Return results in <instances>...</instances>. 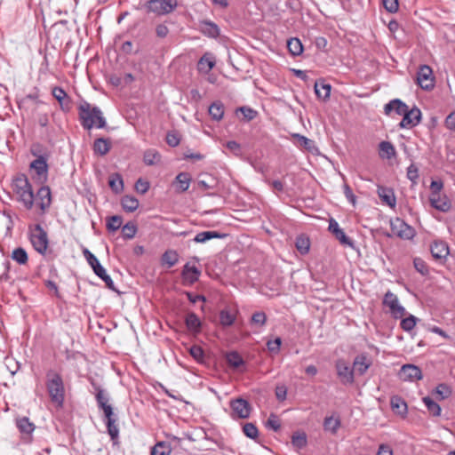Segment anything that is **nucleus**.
<instances>
[{
	"mask_svg": "<svg viewBox=\"0 0 455 455\" xmlns=\"http://www.w3.org/2000/svg\"><path fill=\"white\" fill-rule=\"evenodd\" d=\"M295 246L301 254H307L310 247L309 239L305 235H299L296 238Z\"/></svg>",
	"mask_w": 455,
	"mask_h": 455,
	"instance_id": "nucleus-44",
	"label": "nucleus"
},
{
	"mask_svg": "<svg viewBox=\"0 0 455 455\" xmlns=\"http://www.w3.org/2000/svg\"><path fill=\"white\" fill-rule=\"evenodd\" d=\"M180 139L177 132L171 131L166 134V143L170 147H177L180 144Z\"/></svg>",
	"mask_w": 455,
	"mask_h": 455,
	"instance_id": "nucleus-58",
	"label": "nucleus"
},
{
	"mask_svg": "<svg viewBox=\"0 0 455 455\" xmlns=\"http://www.w3.org/2000/svg\"><path fill=\"white\" fill-rule=\"evenodd\" d=\"M422 401L427 406V411H429L430 414H432L435 417L440 416L442 409L437 403H435L429 396L423 397Z\"/></svg>",
	"mask_w": 455,
	"mask_h": 455,
	"instance_id": "nucleus-41",
	"label": "nucleus"
},
{
	"mask_svg": "<svg viewBox=\"0 0 455 455\" xmlns=\"http://www.w3.org/2000/svg\"><path fill=\"white\" fill-rule=\"evenodd\" d=\"M378 195L383 203L387 204L388 206L394 208L396 204L395 196L394 191L390 188L385 187L378 188Z\"/></svg>",
	"mask_w": 455,
	"mask_h": 455,
	"instance_id": "nucleus-22",
	"label": "nucleus"
},
{
	"mask_svg": "<svg viewBox=\"0 0 455 455\" xmlns=\"http://www.w3.org/2000/svg\"><path fill=\"white\" fill-rule=\"evenodd\" d=\"M179 261V254L175 250H167L164 252L161 258V263L163 266L172 267L176 265Z\"/></svg>",
	"mask_w": 455,
	"mask_h": 455,
	"instance_id": "nucleus-30",
	"label": "nucleus"
},
{
	"mask_svg": "<svg viewBox=\"0 0 455 455\" xmlns=\"http://www.w3.org/2000/svg\"><path fill=\"white\" fill-rule=\"evenodd\" d=\"M209 114L213 120L220 121L224 115V105L220 101H215L209 107Z\"/></svg>",
	"mask_w": 455,
	"mask_h": 455,
	"instance_id": "nucleus-36",
	"label": "nucleus"
},
{
	"mask_svg": "<svg viewBox=\"0 0 455 455\" xmlns=\"http://www.w3.org/2000/svg\"><path fill=\"white\" fill-rule=\"evenodd\" d=\"M172 449L165 442H158L151 450V455H170Z\"/></svg>",
	"mask_w": 455,
	"mask_h": 455,
	"instance_id": "nucleus-48",
	"label": "nucleus"
},
{
	"mask_svg": "<svg viewBox=\"0 0 455 455\" xmlns=\"http://www.w3.org/2000/svg\"><path fill=\"white\" fill-rule=\"evenodd\" d=\"M83 254L84 258L86 259L88 264L91 266V267L93 269L94 274L99 276L102 281H104L106 286L113 291H118L116 288L113 280L111 277L107 274L106 269L101 266L99 259L96 258L94 254H92L87 248H84L83 250Z\"/></svg>",
	"mask_w": 455,
	"mask_h": 455,
	"instance_id": "nucleus-5",
	"label": "nucleus"
},
{
	"mask_svg": "<svg viewBox=\"0 0 455 455\" xmlns=\"http://www.w3.org/2000/svg\"><path fill=\"white\" fill-rule=\"evenodd\" d=\"M444 125L447 129L455 132V111H452L446 116Z\"/></svg>",
	"mask_w": 455,
	"mask_h": 455,
	"instance_id": "nucleus-64",
	"label": "nucleus"
},
{
	"mask_svg": "<svg viewBox=\"0 0 455 455\" xmlns=\"http://www.w3.org/2000/svg\"><path fill=\"white\" fill-rule=\"evenodd\" d=\"M46 387L52 403L61 407L65 399V387L62 377L53 370L46 373Z\"/></svg>",
	"mask_w": 455,
	"mask_h": 455,
	"instance_id": "nucleus-3",
	"label": "nucleus"
},
{
	"mask_svg": "<svg viewBox=\"0 0 455 455\" xmlns=\"http://www.w3.org/2000/svg\"><path fill=\"white\" fill-rule=\"evenodd\" d=\"M14 191L20 197L26 209L30 210L34 205L32 187L25 175H20L13 180Z\"/></svg>",
	"mask_w": 455,
	"mask_h": 455,
	"instance_id": "nucleus-4",
	"label": "nucleus"
},
{
	"mask_svg": "<svg viewBox=\"0 0 455 455\" xmlns=\"http://www.w3.org/2000/svg\"><path fill=\"white\" fill-rule=\"evenodd\" d=\"M38 205L44 213L52 204L51 189L48 186L41 187L37 191Z\"/></svg>",
	"mask_w": 455,
	"mask_h": 455,
	"instance_id": "nucleus-21",
	"label": "nucleus"
},
{
	"mask_svg": "<svg viewBox=\"0 0 455 455\" xmlns=\"http://www.w3.org/2000/svg\"><path fill=\"white\" fill-rule=\"evenodd\" d=\"M429 201L432 207L443 212L449 211L451 205L448 197L444 195L442 196L439 193L430 195Z\"/></svg>",
	"mask_w": 455,
	"mask_h": 455,
	"instance_id": "nucleus-19",
	"label": "nucleus"
},
{
	"mask_svg": "<svg viewBox=\"0 0 455 455\" xmlns=\"http://www.w3.org/2000/svg\"><path fill=\"white\" fill-rule=\"evenodd\" d=\"M12 258L19 264H26L28 262V253L21 247L16 248L12 251Z\"/></svg>",
	"mask_w": 455,
	"mask_h": 455,
	"instance_id": "nucleus-49",
	"label": "nucleus"
},
{
	"mask_svg": "<svg viewBox=\"0 0 455 455\" xmlns=\"http://www.w3.org/2000/svg\"><path fill=\"white\" fill-rule=\"evenodd\" d=\"M384 8L389 12H396L398 11V0H382Z\"/></svg>",
	"mask_w": 455,
	"mask_h": 455,
	"instance_id": "nucleus-61",
	"label": "nucleus"
},
{
	"mask_svg": "<svg viewBox=\"0 0 455 455\" xmlns=\"http://www.w3.org/2000/svg\"><path fill=\"white\" fill-rule=\"evenodd\" d=\"M136 232L137 227L133 222L126 223L122 228L123 236L127 239L133 238L136 235Z\"/></svg>",
	"mask_w": 455,
	"mask_h": 455,
	"instance_id": "nucleus-51",
	"label": "nucleus"
},
{
	"mask_svg": "<svg viewBox=\"0 0 455 455\" xmlns=\"http://www.w3.org/2000/svg\"><path fill=\"white\" fill-rule=\"evenodd\" d=\"M267 315L264 312H256L251 316V322L259 326H263L266 323Z\"/></svg>",
	"mask_w": 455,
	"mask_h": 455,
	"instance_id": "nucleus-62",
	"label": "nucleus"
},
{
	"mask_svg": "<svg viewBox=\"0 0 455 455\" xmlns=\"http://www.w3.org/2000/svg\"><path fill=\"white\" fill-rule=\"evenodd\" d=\"M451 388L445 383L439 384L435 390V394L436 395V398L439 400H443L448 398L451 395Z\"/></svg>",
	"mask_w": 455,
	"mask_h": 455,
	"instance_id": "nucleus-47",
	"label": "nucleus"
},
{
	"mask_svg": "<svg viewBox=\"0 0 455 455\" xmlns=\"http://www.w3.org/2000/svg\"><path fill=\"white\" fill-rule=\"evenodd\" d=\"M215 65L214 58L211 53H204L199 60L197 67L200 72L208 73Z\"/></svg>",
	"mask_w": 455,
	"mask_h": 455,
	"instance_id": "nucleus-26",
	"label": "nucleus"
},
{
	"mask_svg": "<svg viewBox=\"0 0 455 455\" xmlns=\"http://www.w3.org/2000/svg\"><path fill=\"white\" fill-rule=\"evenodd\" d=\"M393 102L395 113L399 116H403L405 111H407L408 106L399 99L393 100Z\"/></svg>",
	"mask_w": 455,
	"mask_h": 455,
	"instance_id": "nucleus-59",
	"label": "nucleus"
},
{
	"mask_svg": "<svg viewBox=\"0 0 455 455\" xmlns=\"http://www.w3.org/2000/svg\"><path fill=\"white\" fill-rule=\"evenodd\" d=\"M335 367L342 384L347 385L354 383V369H351L344 359L337 360Z\"/></svg>",
	"mask_w": 455,
	"mask_h": 455,
	"instance_id": "nucleus-13",
	"label": "nucleus"
},
{
	"mask_svg": "<svg viewBox=\"0 0 455 455\" xmlns=\"http://www.w3.org/2000/svg\"><path fill=\"white\" fill-rule=\"evenodd\" d=\"M383 304L389 307L395 318H401L406 313L405 308L399 304L397 296L389 291L384 296Z\"/></svg>",
	"mask_w": 455,
	"mask_h": 455,
	"instance_id": "nucleus-11",
	"label": "nucleus"
},
{
	"mask_svg": "<svg viewBox=\"0 0 455 455\" xmlns=\"http://www.w3.org/2000/svg\"><path fill=\"white\" fill-rule=\"evenodd\" d=\"M353 365L354 371H357L360 375H363L369 369L371 362L365 355L362 354L355 358Z\"/></svg>",
	"mask_w": 455,
	"mask_h": 455,
	"instance_id": "nucleus-27",
	"label": "nucleus"
},
{
	"mask_svg": "<svg viewBox=\"0 0 455 455\" xmlns=\"http://www.w3.org/2000/svg\"><path fill=\"white\" fill-rule=\"evenodd\" d=\"M190 181L191 176L188 172H180L175 178V183L180 192L187 191L189 188Z\"/></svg>",
	"mask_w": 455,
	"mask_h": 455,
	"instance_id": "nucleus-33",
	"label": "nucleus"
},
{
	"mask_svg": "<svg viewBox=\"0 0 455 455\" xmlns=\"http://www.w3.org/2000/svg\"><path fill=\"white\" fill-rule=\"evenodd\" d=\"M200 275L201 271L197 267L186 263L181 271L182 283L192 285L198 281Z\"/></svg>",
	"mask_w": 455,
	"mask_h": 455,
	"instance_id": "nucleus-14",
	"label": "nucleus"
},
{
	"mask_svg": "<svg viewBox=\"0 0 455 455\" xmlns=\"http://www.w3.org/2000/svg\"><path fill=\"white\" fill-rule=\"evenodd\" d=\"M111 148V141L109 139L99 138L93 142V151L100 156L107 155Z\"/></svg>",
	"mask_w": 455,
	"mask_h": 455,
	"instance_id": "nucleus-24",
	"label": "nucleus"
},
{
	"mask_svg": "<svg viewBox=\"0 0 455 455\" xmlns=\"http://www.w3.org/2000/svg\"><path fill=\"white\" fill-rule=\"evenodd\" d=\"M417 84L425 91H431L435 87V76L429 66L421 65L419 67L417 72Z\"/></svg>",
	"mask_w": 455,
	"mask_h": 455,
	"instance_id": "nucleus-8",
	"label": "nucleus"
},
{
	"mask_svg": "<svg viewBox=\"0 0 455 455\" xmlns=\"http://www.w3.org/2000/svg\"><path fill=\"white\" fill-rule=\"evenodd\" d=\"M328 230L335 236L337 240H339L341 244L349 246L351 248L354 247V242L346 235L345 232L342 228H339V223L335 220H330Z\"/></svg>",
	"mask_w": 455,
	"mask_h": 455,
	"instance_id": "nucleus-16",
	"label": "nucleus"
},
{
	"mask_svg": "<svg viewBox=\"0 0 455 455\" xmlns=\"http://www.w3.org/2000/svg\"><path fill=\"white\" fill-rule=\"evenodd\" d=\"M29 238L34 249L44 255L49 245L48 235L40 224L29 226Z\"/></svg>",
	"mask_w": 455,
	"mask_h": 455,
	"instance_id": "nucleus-6",
	"label": "nucleus"
},
{
	"mask_svg": "<svg viewBox=\"0 0 455 455\" xmlns=\"http://www.w3.org/2000/svg\"><path fill=\"white\" fill-rule=\"evenodd\" d=\"M390 226L393 234L402 239H411L415 235L414 228L400 218L391 220Z\"/></svg>",
	"mask_w": 455,
	"mask_h": 455,
	"instance_id": "nucleus-9",
	"label": "nucleus"
},
{
	"mask_svg": "<svg viewBox=\"0 0 455 455\" xmlns=\"http://www.w3.org/2000/svg\"><path fill=\"white\" fill-rule=\"evenodd\" d=\"M403 119L399 124L400 128H413L417 126L421 121V111L419 108H407Z\"/></svg>",
	"mask_w": 455,
	"mask_h": 455,
	"instance_id": "nucleus-10",
	"label": "nucleus"
},
{
	"mask_svg": "<svg viewBox=\"0 0 455 455\" xmlns=\"http://www.w3.org/2000/svg\"><path fill=\"white\" fill-rule=\"evenodd\" d=\"M228 235L222 234L218 231H204L198 233L195 238L194 241L196 243H205L208 240L213 239V238H224Z\"/></svg>",
	"mask_w": 455,
	"mask_h": 455,
	"instance_id": "nucleus-31",
	"label": "nucleus"
},
{
	"mask_svg": "<svg viewBox=\"0 0 455 455\" xmlns=\"http://www.w3.org/2000/svg\"><path fill=\"white\" fill-rule=\"evenodd\" d=\"M399 375L403 380L410 381L420 380L423 378L421 370L414 364H404L402 366Z\"/></svg>",
	"mask_w": 455,
	"mask_h": 455,
	"instance_id": "nucleus-17",
	"label": "nucleus"
},
{
	"mask_svg": "<svg viewBox=\"0 0 455 455\" xmlns=\"http://www.w3.org/2000/svg\"><path fill=\"white\" fill-rule=\"evenodd\" d=\"M78 116L81 125L85 130H91L92 127L105 128L107 122L100 108L91 105L84 100L78 106Z\"/></svg>",
	"mask_w": 455,
	"mask_h": 455,
	"instance_id": "nucleus-1",
	"label": "nucleus"
},
{
	"mask_svg": "<svg viewBox=\"0 0 455 455\" xmlns=\"http://www.w3.org/2000/svg\"><path fill=\"white\" fill-rule=\"evenodd\" d=\"M287 48L291 55L299 56L303 52V45L299 38H291L287 41Z\"/></svg>",
	"mask_w": 455,
	"mask_h": 455,
	"instance_id": "nucleus-39",
	"label": "nucleus"
},
{
	"mask_svg": "<svg viewBox=\"0 0 455 455\" xmlns=\"http://www.w3.org/2000/svg\"><path fill=\"white\" fill-rule=\"evenodd\" d=\"M200 30L205 36L212 38H216L220 36L219 27L210 20H203L200 24Z\"/></svg>",
	"mask_w": 455,
	"mask_h": 455,
	"instance_id": "nucleus-25",
	"label": "nucleus"
},
{
	"mask_svg": "<svg viewBox=\"0 0 455 455\" xmlns=\"http://www.w3.org/2000/svg\"><path fill=\"white\" fill-rule=\"evenodd\" d=\"M186 326L189 331L197 333L201 330V321L199 317L193 312L187 315L185 319Z\"/></svg>",
	"mask_w": 455,
	"mask_h": 455,
	"instance_id": "nucleus-29",
	"label": "nucleus"
},
{
	"mask_svg": "<svg viewBox=\"0 0 455 455\" xmlns=\"http://www.w3.org/2000/svg\"><path fill=\"white\" fill-rule=\"evenodd\" d=\"M294 140H296V144L302 147L303 148L312 151L315 148L314 141L312 140L307 139V137L300 135L299 133H295L292 135Z\"/></svg>",
	"mask_w": 455,
	"mask_h": 455,
	"instance_id": "nucleus-43",
	"label": "nucleus"
},
{
	"mask_svg": "<svg viewBox=\"0 0 455 455\" xmlns=\"http://www.w3.org/2000/svg\"><path fill=\"white\" fill-rule=\"evenodd\" d=\"M108 185L115 193H120L124 189V181L122 176L118 173H114L109 177Z\"/></svg>",
	"mask_w": 455,
	"mask_h": 455,
	"instance_id": "nucleus-40",
	"label": "nucleus"
},
{
	"mask_svg": "<svg viewBox=\"0 0 455 455\" xmlns=\"http://www.w3.org/2000/svg\"><path fill=\"white\" fill-rule=\"evenodd\" d=\"M52 94L59 102L61 110L68 112L72 108V100L67 92L59 86H55L52 90Z\"/></svg>",
	"mask_w": 455,
	"mask_h": 455,
	"instance_id": "nucleus-18",
	"label": "nucleus"
},
{
	"mask_svg": "<svg viewBox=\"0 0 455 455\" xmlns=\"http://www.w3.org/2000/svg\"><path fill=\"white\" fill-rule=\"evenodd\" d=\"M266 427L267 428L273 429L274 431H278L281 428V424L278 417L271 413L266 422Z\"/></svg>",
	"mask_w": 455,
	"mask_h": 455,
	"instance_id": "nucleus-57",
	"label": "nucleus"
},
{
	"mask_svg": "<svg viewBox=\"0 0 455 455\" xmlns=\"http://www.w3.org/2000/svg\"><path fill=\"white\" fill-rule=\"evenodd\" d=\"M95 398L99 408L104 412L108 433L111 440L116 443L119 435V428L116 425L117 416L114 413L112 406L108 403V395L104 389H99L95 393Z\"/></svg>",
	"mask_w": 455,
	"mask_h": 455,
	"instance_id": "nucleus-2",
	"label": "nucleus"
},
{
	"mask_svg": "<svg viewBox=\"0 0 455 455\" xmlns=\"http://www.w3.org/2000/svg\"><path fill=\"white\" fill-rule=\"evenodd\" d=\"M430 251L435 259H446L449 255V246L443 241H435L430 246Z\"/></svg>",
	"mask_w": 455,
	"mask_h": 455,
	"instance_id": "nucleus-20",
	"label": "nucleus"
},
{
	"mask_svg": "<svg viewBox=\"0 0 455 455\" xmlns=\"http://www.w3.org/2000/svg\"><path fill=\"white\" fill-rule=\"evenodd\" d=\"M16 425L19 430L23 434L30 435L35 429V425L29 421L28 417L17 419Z\"/></svg>",
	"mask_w": 455,
	"mask_h": 455,
	"instance_id": "nucleus-38",
	"label": "nucleus"
},
{
	"mask_svg": "<svg viewBox=\"0 0 455 455\" xmlns=\"http://www.w3.org/2000/svg\"><path fill=\"white\" fill-rule=\"evenodd\" d=\"M413 265L415 269L422 275H427L429 273L428 267L426 262L420 258H415L413 259Z\"/></svg>",
	"mask_w": 455,
	"mask_h": 455,
	"instance_id": "nucleus-55",
	"label": "nucleus"
},
{
	"mask_svg": "<svg viewBox=\"0 0 455 455\" xmlns=\"http://www.w3.org/2000/svg\"><path fill=\"white\" fill-rule=\"evenodd\" d=\"M204 179L198 180V187L203 189L213 188L216 185V181L211 175L205 174L203 176Z\"/></svg>",
	"mask_w": 455,
	"mask_h": 455,
	"instance_id": "nucleus-54",
	"label": "nucleus"
},
{
	"mask_svg": "<svg viewBox=\"0 0 455 455\" xmlns=\"http://www.w3.org/2000/svg\"><path fill=\"white\" fill-rule=\"evenodd\" d=\"M123 222L121 216L114 215L111 216L107 222V228L110 231H116L120 228Z\"/></svg>",
	"mask_w": 455,
	"mask_h": 455,
	"instance_id": "nucleus-53",
	"label": "nucleus"
},
{
	"mask_svg": "<svg viewBox=\"0 0 455 455\" xmlns=\"http://www.w3.org/2000/svg\"><path fill=\"white\" fill-rule=\"evenodd\" d=\"M30 168L35 170L36 180L44 182L47 180L48 164L46 156H39L30 164Z\"/></svg>",
	"mask_w": 455,
	"mask_h": 455,
	"instance_id": "nucleus-15",
	"label": "nucleus"
},
{
	"mask_svg": "<svg viewBox=\"0 0 455 455\" xmlns=\"http://www.w3.org/2000/svg\"><path fill=\"white\" fill-rule=\"evenodd\" d=\"M235 316L228 309L220 312V322L224 327L231 326L235 322Z\"/></svg>",
	"mask_w": 455,
	"mask_h": 455,
	"instance_id": "nucleus-45",
	"label": "nucleus"
},
{
	"mask_svg": "<svg viewBox=\"0 0 455 455\" xmlns=\"http://www.w3.org/2000/svg\"><path fill=\"white\" fill-rule=\"evenodd\" d=\"M331 85L324 83L315 82V92L317 98L326 100L330 98L331 94Z\"/></svg>",
	"mask_w": 455,
	"mask_h": 455,
	"instance_id": "nucleus-35",
	"label": "nucleus"
},
{
	"mask_svg": "<svg viewBox=\"0 0 455 455\" xmlns=\"http://www.w3.org/2000/svg\"><path fill=\"white\" fill-rule=\"evenodd\" d=\"M379 149L381 158L391 159L395 156V148L389 141H381L379 145Z\"/></svg>",
	"mask_w": 455,
	"mask_h": 455,
	"instance_id": "nucleus-32",
	"label": "nucleus"
},
{
	"mask_svg": "<svg viewBox=\"0 0 455 455\" xmlns=\"http://www.w3.org/2000/svg\"><path fill=\"white\" fill-rule=\"evenodd\" d=\"M226 360L228 364L234 369H238L240 366L244 364L243 357L236 351L227 353Z\"/></svg>",
	"mask_w": 455,
	"mask_h": 455,
	"instance_id": "nucleus-34",
	"label": "nucleus"
},
{
	"mask_svg": "<svg viewBox=\"0 0 455 455\" xmlns=\"http://www.w3.org/2000/svg\"><path fill=\"white\" fill-rule=\"evenodd\" d=\"M238 110L243 114V117L247 121H251L255 118L257 112L251 108L248 107H241Z\"/></svg>",
	"mask_w": 455,
	"mask_h": 455,
	"instance_id": "nucleus-63",
	"label": "nucleus"
},
{
	"mask_svg": "<svg viewBox=\"0 0 455 455\" xmlns=\"http://www.w3.org/2000/svg\"><path fill=\"white\" fill-rule=\"evenodd\" d=\"M340 427V420L334 419L333 417H326L323 421V427L327 431H331L332 434H336Z\"/></svg>",
	"mask_w": 455,
	"mask_h": 455,
	"instance_id": "nucleus-46",
	"label": "nucleus"
},
{
	"mask_svg": "<svg viewBox=\"0 0 455 455\" xmlns=\"http://www.w3.org/2000/svg\"><path fill=\"white\" fill-rule=\"evenodd\" d=\"M243 432L247 437L253 440H255L259 435L258 428L253 423L244 424L243 427Z\"/></svg>",
	"mask_w": 455,
	"mask_h": 455,
	"instance_id": "nucleus-52",
	"label": "nucleus"
},
{
	"mask_svg": "<svg viewBox=\"0 0 455 455\" xmlns=\"http://www.w3.org/2000/svg\"><path fill=\"white\" fill-rule=\"evenodd\" d=\"M230 407L233 411V417L238 419H247L250 417L251 407L248 401L243 398H237L230 402Z\"/></svg>",
	"mask_w": 455,
	"mask_h": 455,
	"instance_id": "nucleus-12",
	"label": "nucleus"
},
{
	"mask_svg": "<svg viewBox=\"0 0 455 455\" xmlns=\"http://www.w3.org/2000/svg\"><path fill=\"white\" fill-rule=\"evenodd\" d=\"M291 443L297 449L306 447L307 443V435L304 432H295L291 435Z\"/></svg>",
	"mask_w": 455,
	"mask_h": 455,
	"instance_id": "nucleus-42",
	"label": "nucleus"
},
{
	"mask_svg": "<svg viewBox=\"0 0 455 455\" xmlns=\"http://www.w3.org/2000/svg\"><path fill=\"white\" fill-rule=\"evenodd\" d=\"M162 156L155 148H148L143 154V162L146 165L152 166L161 163Z\"/></svg>",
	"mask_w": 455,
	"mask_h": 455,
	"instance_id": "nucleus-23",
	"label": "nucleus"
},
{
	"mask_svg": "<svg viewBox=\"0 0 455 455\" xmlns=\"http://www.w3.org/2000/svg\"><path fill=\"white\" fill-rule=\"evenodd\" d=\"M121 204L125 212H133L139 207V201L134 196H124L121 200Z\"/></svg>",
	"mask_w": 455,
	"mask_h": 455,
	"instance_id": "nucleus-37",
	"label": "nucleus"
},
{
	"mask_svg": "<svg viewBox=\"0 0 455 455\" xmlns=\"http://www.w3.org/2000/svg\"><path fill=\"white\" fill-rule=\"evenodd\" d=\"M407 178L412 181L413 183L417 182L419 179V169L418 167L411 164L407 169Z\"/></svg>",
	"mask_w": 455,
	"mask_h": 455,
	"instance_id": "nucleus-60",
	"label": "nucleus"
},
{
	"mask_svg": "<svg viewBox=\"0 0 455 455\" xmlns=\"http://www.w3.org/2000/svg\"><path fill=\"white\" fill-rule=\"evenodd\" d=\"M190 355L198 363H204V352L200 346L194 345L189 348Z\"/></svg>",
	"mask_w": 455,
	"mask_h": 455,
	"instance_id": "nucleus-50",
	"label": "nucleus"
},
{
	"mask_svg": "<svg viewBox=\"0 0 455 455\" xmlns=\"http://www.w3.org/2000/svg\"><path fill=\"white\" fill-rule=\"evenodd\" d=\"M417 318L414 315H410L403 318L401 322V327L405 331H411L416 325Z\"/></svg>",
	"mask_w": 455,
	"mask_h": 455,
	"instance_id": "nucleus-56",
	"label": "nucleus"
},
{
	"mask_svg": "<svg viewBox=\"0 0 455 455\" xmlns=\"http://www.w3.org/2000/svg\"><path fill=\"white\" fill-rule=\"evenodd\" d=\"M390 404L395 413L402 416H404L407 413V403L402 397L398 395L392 396L390 400Z\"/></svg>",
	"mask_w": 455,
	"mask_h": 455,
	"instance_id": "nucleus-28",
	"label": "nucleus"
},
{
	"mask_svg": "<svg viewBox=\"0 0 455 455\" xmlns=\"http://www.w3.org/2000/svg\"><path fill=\"white\" fill-rule=\"evenodd\" d=\"M177 6V0H149L146 4L148 12H154L158 16L172 12Z\"/></svg>",
	"mask_w": 455,
	"mask_h": 455,
	"instance_id": "nucleus-7",
	"label": "nucleus"
}]
</instances>
